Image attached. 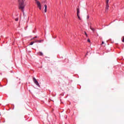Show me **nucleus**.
I'll list each match as a JSON object with an SVG mask.
<instances>
[{
	"mask_svg": "<svg viewBox=\"0 0 124 124\" xmlns=\"http://www.w3.org/2000/svg\"><path fill=\"white\" fill-rule=\"evenodd\" d=\"M25 5L24 4V0H18V9L21 10L22 12L24 14V8Z\"/></svg>",
	"mask_w": 124,
	"mask_h": 124,
	"instance_id": "f257e3e1",
	"label": "nucleus"
},
{
	"mask_svg": "<svg viewBox=\"0 0 124 124\" xmlns=\"http://www.w3.org/2000/svg\"><path fill=\"white\" fill-rule=\"evenodd\" d=\"M35 3L40 10H41V3L38 0H35Z\"/></svg>",
	"mask_w": 124,
	"mask_h": 124,
	"instance_id": "f03ea898",
	"label": "nucleus"
},
{
	"mask_svg": "<svg viewBox=\"0 0 124 124\" xmlns=\"http://www.w3.org/2000/svg\"><path fill=\"white\" fill-rule=\"evenodd\" d=\"M32 80L35 85H36L38 87H40V85H39V82L35 78H33Z\"/></svg>",
	"mask_w": 124,
	"mask_h": 124,
	"instance_id": "7ed1b4c3",
	"label": "nucleus"
},
{
	"mask_svg": "<svg viewBox=\"0 0 124 124\" xmlns=\"http://www.w3.org/2000/svg\"><path fill=\"white\" fill-rule=\"evenodd\" d=\"M109 0H106V11L107 12L108 9L109 5H108V2Z\"/></svg>",
	"mask_w": 124,
	"mask_h": 124,
	"instance_id": "20e7f679",
	"label": "nucleus"
},
{
	"mask_svg": "<svg viewBox=\"0 0 124 124\" xmlns=\"http://www.w3.org/2000/svg\"><path fill=\"white\" fill-rule=\"evenodd\" d=\"M77 16L78 17V18L80 19V17L79 16V13H80V9L79 8H77Z\"/></svg>",
	"mask_w": 124,
	"mask_h": 124,
	"instance_id": "39448f33",
	"label": "nucleus"
},
{
	"mask_svg": "<svg viewBox=\"0 0 124 124\" xmlns=\"http://www.w3.org/2000/svg\"><path fill=\"white\" fill-rule=\"evenodd\" d=\"M44 7H45V13H46V9H47V5H46V4H45Z\"/></svg>",
	"mask_w": 124,
	"mask_h": 124,
	"instance_id": "423d86ee",
	"label": "nucleus"
},
{
	"mask_svg": "<svg viewBox=\"0 0 124 124\" xmlns=\"http://www.w3.org/2000/svg\"><path fill=\"white\" fill-rule=\"evenodd\" d=\"M43 41H44L43 40H37V41H36V42L41 43V42H43Z\"/></svg>",
	"mask_w": 124,
	"mask_h": 124,
	"instance_id": "0eeeda50",
	"label": "nucleus"
},
{
	"mask_svg": "<svg viewBox=\"0 0 124 124\" xmlns=\"http://www.w3.org/2000/svg\"><path fill=\"white\" fill-rule=\"evenodd\" d=\"M38 54L40 56H43V53L42 52H39Z\"/></svg>",
	"mask_w": 124,
	"mask_h": 124,
	"instance_id": "6e6552de",
	"label": "nucleus"
},
{
	"mask_svg": "<svg viewBox=\"0 0 124 124\" xmlns=\"http://www.w3.org/2000/svg\"><path fill=\"white\" fill-rule=\"evenodd\" d=\"M90 29H91L92 31H95V29H93V28H92V26H90Z\"/></svg>",
	"mask_w": 124,
	"mask_h": 124,
	"instance_id": "1a4fd4ad",
	"label": "nucleus"
},
{
	"mask_svg": "<svg viewBox=\"0 0 124 124\" xmlns=\"http://www.w3.org/2000/svg\"><path fill=\"white\" fill-rule=\"evenodd\" d=\"M34 43H35L34 42H32L30 43V45H33V44H34Z\"/></svg>",
	"mask_w": 124,
	"mask_h": 124,
	"instance_id": "9d476101",
	"label": "nucleus"
},
{
	"mask_svg": "<svg viewBox=\"0 0 124 124\" xmlns=\"http://www.w3.org/2000/svg\"><path fill=\"white\" fill-rule=\"evenodd\" d=\"M46 3V1H42V3L43 4H45Z\"/></svg>",
	"mask_w": 124,
	"mask_h": 124,
	"instance_id": "9b49d317",
	"label": "nucleus"
},
{
	"mask_svg": "<svg viewBox=\"0 0 124 124\" xmlns=\"http://www.w3.org/2000/svg\"><path fill=\"white\" fill-rule=\"evenodd\" d=\"M87 42H89V43L91 42V40L90 39H88Z\"/></svg>",
	"mask_w": 124,
	"mask_h": 124,
	"instance_id": "f8f14e48",
	"label": "nucleus"
},
{
	"mask_svg": "<svg viewBox=\"0 0 124 124\" xmlns=\"http://www.w3.org/2000/svg\"><path fill=\"white\" fill-rule=\"evenodd\" d=\"M89 18H90V16H89V15H88L87 16V19H89Z\"/></svg>",
	"mask_w": 124,
	"mask_h": 124,
	"instance_id": "ddd939ff",
	"label": "nucleus"
},
{
	"mask_svg": "<svg viewBox=\"0 0 124 124\" xmlns=\"http://www.w3.org/2000/svg\"><path fill=\"white\" fill-rule=\"evenodd\" d=\"M86 36H88V35L87 34V32L86 31L84 32Z\"/></svg>",
	"mask_w": 124,
	"mask_h": 124,
	"instance_id": "4468645a",
	"label": "nucleus"
},
{
	"mask_svg": "<svg viewBox=\"0 0 124 124\" xmlns=\"http://www.w3.org/2000/svg\"><path fill=\"white\" fill-rule=\"evenodd\" d=\"M18 20V18H16V21H17Z\"/></svg>",
	"mask_w": 124,
	"mask_h": 124,
	"instance_id": "2eb2a0df",
	"label": "nucleus"
},
{
	"mask_svg": "<svg viewBox=\"0 0 124 124\" xmlns=\"http://www.w3.org/2000/svg\"><path fill=\"white\" fill-rule=\"evenodd\" d=\"M122 42H124V36L123 39V40H122Z\"/></svg>",
	"mask_w": 124,
	"mask_h": 124,
	"instance_id": "dca6fc26",
	"label": "nucleus"
},
{
	"mask_svg": "<svg viewBox=\"0 0 124 124\" xmlns=\"http://www.w3.org/2000/svg\"><path fill=\"white\" fill-rule=\"evenodd\" d=\"M37 38V36H36L35 37V38Z\"/></svg>",
	"mask_w": 124,
	"mask_h": 124,
	"instance_id": "f3484780",
	"label": "nucleus"
},
{
	"mask_svg": "<svg viewBox=\"0 0 124 124\" xmlns=\"http://www.w3.org/2000/svg\"><path fill=\"white\" fill-rule=\"evenodd\" d=\"M104 43V42H102V44H103Z\"/></svg>",
	"mask_w": 124,
	"mask_h": 124,
	"instance_id": "a211bd4d",
	"label": "nucleus"
},
{
	"mask_svg": "<svg viewBox=\"0 0 124 124\" xmlns=\"http://www.w3.org/2000/svg\"><path fill=\"white\" fill-rule=\"evenodd\" d=\"M35 38V37L33 38V39H34Z\"/></svg>",
	"mask_w": 124,
	"mask_h": 124,
	"instance_id": "6ab92c4d",
	"label": "nucleus"
},
{
	"mask_svg": "<svg viewBox=\"0 0 124 124\" xmlns=\"http://www.w3.org/2000/svg\"><path fill=\"white\" fill-rule=\"evenodd\" d=\"M1 115V114H0V116Z\"/></svg>",
	"mask_w": 124,
	"mask_h": 124,
	"instance_id": "aec40b11",
	"label": "nucleus"
}]
</instances>
